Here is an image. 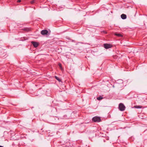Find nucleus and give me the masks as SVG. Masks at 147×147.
<instances>
[{"label":"nucleus","mask_w":147,"mask_h":147,"mask_svg":"<svg viewBox=\"0 0 147 147\" xmlns=\"http://www.w3.org/2000/svg\"><path fill=\"white\" fill-rule=\"evenodd\" d=\"M92 120L94 122H98L100 121L101 119L100 117L95 116L92 118Z\"/></svg>","instance_id":"nucleus-1"},{"label":"nucleus","mask_w":147,"mask_h":147,"mask_svg":"<svg viewBox=\"0 0 147 147\" xmlns=\"http://www.w3.org/2000/svg\"><path fill=\"white\" fill-rule=\"evenodd\" d=\"M119 108L120 111H123L125 110V107L123 104L120 103L119 104Z\"/></svg>","instance_id":"nucleus-2"},{"label":"nucleus","mask_w":147,"mask_h":147,"mask_svg":"<svg viewBox=\"0 0 147 147\" xmlns=\"http://www.w3.org/2000/svg\"><path fill=\"white\" fill-rule=\"evenodd\" d=\"M104 47L106 49H108L111 48L112 45L111 44L105 43L104 44Z\"/></svg>","instance_id":"nucleus-3"},{"label":"nucleus","mask_w":147,"mask_h":147,"mask_svg":"<svg viewBox=\"0 0 147 147\" xmlns=\"http://www.w3.org/2000/svg\"><path fill=\"white\" fill-rule=\"evenodd\" d=\"M31 42L33 45L34 47L35 48L37 47L39 45V43L38 42L34 41H32Z\"/></svg>","instance_id":"nucleus-4"},{"label":"nucleus","mask_w":147,"mask_h":147,"mask_svg":"<svg viewBox=\"0 0 147 147\" xmlns=\"http://www.w3.org/2000/svg\"><path fill=\"white\" fill-rule=\"evenodd\" d=\"M48 33V31L46 30H42L41 32V34L43 35L47 34Z\"/></svg>","instance_id":"nucleus-5"},{"label":"nucleus","mask_w":147,"mask_h":147,"mask_svg":"<svg viewBox=\"0 0 147 147\" xmlns=\"http://www.w3.org/2000/svg\"><path fill=\"white\" fill-rule=\"evenodd\" d=\"M121 17L123 19H125L126 18L127 16L126 15L124 14H122L121 15Z\"/></svg>","instance_id":"nucleus-6"},{"label":"nucleus","mask_w":147,"mask_h":147,"mask_svg":"<svg viewBox=\"0 0 147 147\" xmlns=\"http://www.w3.org/2000/svg\"><path fill=\"white\" fill-rule=\"evenodd\" d=\"M115 35L119 37H121L123 36L122 34L119 33H115Z\"/></svg>","instance_id":"nucleus-7"},{"label":"nucleus","mask_w":147,"mask_h":147,"mask_svg":"<svg viewBox=\"0 0 147 147\" xmlns=\"http://www.w3.org/2000/svg\"><path fill=\"white\" fill-rule=\"evenodd\" d=\"M134 107L136 108L137 109H140L142 107L140 106H139V105H136L135 106H134Z\"/></svg>","instance_id":"nucleus-8"},{"label":"nucleus","mask_w":147,"mask_h":147,"mask_svg":"<svg viewBox=\"0 0 147 147\" xmlns=\"http://www.w3.org/2000/svg\"><path fill=\"white\" fill-rule=\"evenodd\" d=\"M55 79L56 80H58L59 82L61 81V79L59 78L58 77H57V76H55Z\"/></svg>","instance_id":"nucleus-9"},{"label":"nucleus","mask_w":147,"mask_h":147,"mask_svg":"<svg viewBox=\"0 0 147 147\" xmlns=\"http://www.w3.org/2000/svg\"><path fill=\"white\" fill-rule=\"evenodd\" d=\"M35 1V0H33L32 1H31L30 3L31 4H33L34 3Z\"/></svg>","instance_id":"nucleus-10"},{"label":"nucleus","mask_w":147,"mask_h":147,"mask_svg":"<svg viewBox=\"0 0 147 147\" xmlns=\"http://www.w3.org/2000/svg\"><path fill=\"white\" fill-rule=\"evenodd\" d=\"M24 30L26 31H29V29L28 28H26L24 29Z\"/></svg>","instance_id":"nucleus-11"},{"label":"nucleus","mask_w":147,"mask_h":147,"mask_svg":"<svg viewBox=\"0 0 147 147\" xmlns=\"http://www.w3.org/2000/svg\"><path fill=\"white\" fill-rule=\"evenodd\" d=\"M102 97H101L100 96V97H99L97 98V99L98 100H100L101 99H102Z\"/></svg>","instance_id":"nucleus-12"},{"label":"nucleus","mask_w":147,"mask_h":147,"mask_svg":"<svg viewBox=\"0 0 147 147\" xmlns=\"http://www.w3.org/2000/svg\"><path fill=\"white\" fill-rule=\"evenodd\" d=\"M21 1V0H18V1H17V2H18V3H19V2H20Z\"/></svg>","instance_id":"nucleus-13"},{"label":"nucleus","mask_w":147,"mask_h":147,"mask_svg":"<svg viewBox=\"0 0 147 147\" xmlns=\"http://www.w3.org/2000/svg\"><path fill=\"white\" fill-rule=\"evenodd\" d=\"M0 147H3V146H0Z\"/></svg>","instance_id":"nucleus-14"}]
</instances>
